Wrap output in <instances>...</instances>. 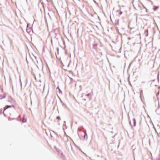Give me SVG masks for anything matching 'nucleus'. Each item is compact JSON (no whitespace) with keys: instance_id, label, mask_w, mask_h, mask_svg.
Returning a JSON list of instances; mask_svg holds the SVG:
<instances>
[{"instance_id":"obj_3","label":"nucleus","mask_w":160,"mask_h":160,"mask_svg":"<svg viewBox=\"0 0 160 160\" xmlns=\"http://www.w3.org/2000/svg\"><path fill=\"white\" fill-rule=\"evenodd\" d=\"M12 107L11 106H8V105H7L4 108V110L5 111L6 109L8 108H10Z\"/></svg>"},{"instance_id":"obj_6","label":"nucleus","mask_w":160,"mask_h":160,"mask_svg":"<svg viewBox=\"0 0 160 160\" xmlns=\"http://www.w3.org/2000/svg\"><path fill=\"white\" fill-rule=\"evenodd\" d=\"M56 118L58 120H60L61 119L60 118L59 116L57 117Z\"/></svg>"},{"instance_id":"obj_5","label":"nucleus","mask_w":160,"mask_h":160,"mask_svg":"<svg viewBox=\"0 0 160 160\" xmlns=\"http://www.w3.org/2000/svg\"><path fill=\"white\" fill-rule=\"evenodd\" d=\"M27 121V120L25 118H23V119L22 120V122H26Z\"/></svg>"},{"instance_id":"obj_8","label":"nucleus","mask_w":160,"mask_h":160,"mask_svg":"<svg viewBox=\"0 0 160 160\" xmlns=\"http://www.w3.org/2000/svg\"><path fill=\"white\" fill-rule=\"evenodd\" d=\"M1 112V111H0V113Z\"/></svg>"},{"instance_id":"obj_4","label":"nucleus","mask_w":160,"mask_h":160,"mask_svg":"<svg viewBox=\"0 0 160 160\" xmlns=\"http://www.w3.org/2000/svg\"><path fill=\"white\" fill-rule=\"evenodd\" d=\"M144 34L147 37L148 36V30H145L144 32Z\"/></svg>"},{"instance_id":"obj_1","label":"nucleus","mask_w":160,"mask_h":160,"mask_svg":"<svg viewBox=\"0 0 160 160\" xmlns=\"http://www.w3.org/2000/svg\"><path fill=\"white\" fill-rule=\"evenodd\" d=\"M6 95L2 89H0V99L5 98Z\"/></svg>"},{"instance_id":"obj_2","label":"nucleus","mask_w":160,"mask_h":160,"mask_svg":"<svg viewBox=\"0 0 160 160\" xmlns=\"http://www.w3.org/2000/svg\"><path fill=\"white\" fill-rule=\"evenodd\" d=\"M130 123L131 125L133 126H135L136 125V120L135 118H133L132 121H130Z\"/></svg>"},{"instance_id":"obj_7","label":"nucleus","mask_w":160,"mask_h":160,"mask_svg":"<svg viewBox=\"0 0 160 160\" xmlns=\"http://www.w3.org/2000/svg\"><path fill=\"white\" fill-rule=\"evenodd\" d=\"M122 12L121 11H120V12H119V15H121V14H122Z\"/></svg>"}]
</instances>
